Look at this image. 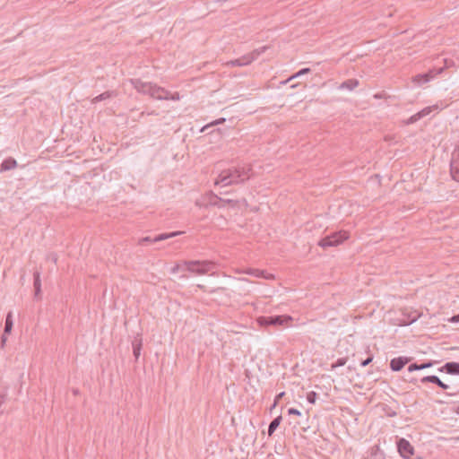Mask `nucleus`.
<instances>
[{"instance_id": "1", "label": "nucleus", "mask_w": 459, "mask_h": 459, "mask_svg": "<svg viewBox=\"0 0 459 459\" xmlns=\"http://www.w3.org/2000/svg\"><path fill=\"white\" fill-rule=\"evenodd\" d=\"M252 168L250 165L230 167L221 171L215 179V185L228 186L244 183L251 178Z\"/></svg>"}, {"instance_id": "2", "label": "nucleus", "mask_w": 459, "mask_h": 459, "mask_svg": "<svg viewBox=\"0 0 459 459\" xmlns=\"http://www.w3.org/2000/svg\"><path fill=\"white\" fill-rule=\"evenodd\" d=\"M183 265L186 266V269L196 275H204L212 272L216 268V264L212 261L208 260H190L184 261Z\"/></svg>"}, {"instance_id": "3", "label": "nucleus", "mask_w": 459, "mask_h": 459, "mask_svg": "<svg viewBox=\"0 0 459 459\" xmlns=\"http://www.w3.org/2000/svg\"><path fill=\"white\" fill-rule=\"evenodd\" d=\"M349 237L350 234L346 230L336 231L320 239L318 245L323 248L337 247L347 240Z\"/></svg>"}, {"instance_id": "4", "label": "nucleus", "mask_w": 459, "mask_h": 459, "mask_svg": "<svg viewBox=\"0 0 459 459\" xmlns=\"http://www.w3.org/2000/svg\"><path fill=\"white\" fill-rule=\"evenodd\" d=\"M291 321L292 318L290 316H260L257 318V323L260 326H279Z\"/></svg>"}, {"instance_id": "5", "label": "nucleus", "mask_w": 459, "mask_h": 459, "mask_svg": "<svg viewBox=\"0 0 459 459\" xmlns=\"http://www.w3.org/2000/svg\"><path fill=\"white\" fill-rule=\"evenodd\" d=\"M444 68L439 67L430 69L429 72L424 74H416L415 76L412 77V82L416 86H421L436 78L438 74H442Z\"/></svg>"}, {"instance_id": "6", "label": "nucleus", "mask_w": 459, "mask_h": 459, "mask_svg": "<svg viewBox=\"0 0 459 459\" xmlns=\"http://www.w3.org/2000/svg\"><path fill=\"white\" fill-rule=\"evenodd\" d=\"M421 384L433 383L437 386L441 387L443 390L452 389L451 392H448L446 394L449 396H455L459 394V386H450L449 385L444 383L440 380V378L437 376H427L420 379Z\"/></svg>"}, {"instance_id": "7", "label": "nucleus", "mask_w": 459, "mask_h": 459, "mask_svg": "<svg viewBox=\"0 0 459 459\" xmlns=\"http://www.w3.org/2000/svg\"><path fill=\"white\" fill-rule=\"evenodd\" d=\"M130 83L137 91V92L152 96V88L154 87L152 82H143L141 79H130Z\"/></svg>"}, {"instance_id": "8", "label": "nucleus", "mask_w": 459, "mask_h": 459, "mask_svg": "<svg viewBox=\"0 0 459 459\" xmlns=\"http://www.w3.org/2000/svg\"><path fill=\"white\" fill-rule=\"evenodd\" d=\"M397 449L402 457L409 459L414 454V447L405 438H400L397 441Z\"/></svg>"}, {"instance_id": "9", "label": "nucleus", "mask_w": 459, "mask_h": 459, "mask_svg": "<svg viewBox=\"0 0 459 459\" xmlns=\"http://www.w3.org/2000/svg\"><path fill=\"white\" fill-rule=\"evenodd\" d=\"M180 234H182L181 231H174V232H170V233L160 234L153 238L151 237H144V238H142L139 239L138 244L143 246L145 244L155 243V242H159L161 240H165V239L178 236Z\"/></svg>"}, {"instance_id": "10", "label": "nucleus", "mask_w": 459, "mask_h": 459, "mask_svg": "<svg viewBox=\"0 0 459 459\" xmlns=\"http://www.w3.org/2000/svg\"><path fill=\"white\" fill-rule=\"evenodd\" d=\"M441 108H442V107H439L437 104L429 106V107H426L423 109H421L420 111L417 112L416 114L412 115L411 117H410L408 118V120L406 121V124L407 125L413 124V123L419 121L420 119L423 118L424 117L429 115L432 111L438 110Z\"/></svg>"}, {"instance_id": "11", "label": "nucleus", "mask_w": 459, "mask_h": 459, "mask_svg": "<svg viewBox=\"0 0 459 459\" xmlns=\"http://www.w3.org/2000/svg\"><path fill=\"white\" fill-rule=\"evenodd\" d=\"M267 48H268L267 46H264V47L255 49L252 52L239 57L240 62L242 63L243 66L251 64L253 61H255V59H257V57L260 55H262L263 53H264Z\"/></svg>"}, {"instance_id": "12", "label": "nucleus", "mask_w": 459, "mask_h": 459, "mask_svg": "<svg viewBox=\"0 0 459 459\" xmlns=\"http://www.w3.org/2000/svg\"><path fill=\"white\" fill-rule=\"evenodd\" d=\"M450 175L455 181L459 182V152L451 160Z\"/></svg>"}, {"instance_id": "13", "label": "nucleus", "mask_w": 459, "mask_h": 459, "mask_svg": "<svg viewBox=\"0 0 459 459\" xmlns=\"http://www.w3.org/2000/svg\"><path fill=\"white\" fill-rule=\"evenodd\" d=\"M363 459H385V455L379 446L376 445L368 449Z\"/></svg>"}, {"instance_id": "14", "label": "nucleus", "mask_w": 459, "mask_h": 459, "mask_svg": "<svg viewBox=\"0 0 459 459\" xmlns=\"http://www.w3.org/2000/svg\"><path fill=\"white\" fill-rule=\"evenodd\" d=\"M243 273H245L247 274H249V275H253V276L257 277V278H264V279H266V280H273V279H274L273 274L269 273H267V272H265L264 270L248 268V269L243 271Z\"/></svg>"}, {"instance_id": "15", "label": "nucleus", "mask_w": 459, "mask_h": 459, "mask_svg": "<svg viewBox=\"0 0 459 459\" xmlns=\"http://www.w3.org/2000/svg\"><path fill=\"white\" fill-rule=\"evenodd\" d=\"M410 360L406 357L394 358L390 361V368L393 371H400Z\"/></svg>"}, {"instance_id": "16", "label": "nucleus", "mask_w": 459, "mask_h": 459, "mask_svg": "<svg viewBox=\"0 0 459 459\" xmlns=\"http://www.w3.org/2000/svg\"><path fill=\"white\" fill-rule=\"evenodd\" d=\"M168 91H169L165 88L160 87L155 83L154 87L152 88L151 98L160 100H168Z\"/></svg>"}, {"instance_id": "17", "label": "nucleus", "mask_w": 459, "mask_h": 459, "mask_svg": "<svg viewBox=\"0 0 459 459\" xmlns=\"http://www.w3.org/2000/svg\"><path fill=\"white\" fill-rule=\"evenodd\" d=\"M440 372H445L450 375L459 376V363L458 362H447L439 368Z\"/></svg>"}, {"instance_id": "18", "label": "nucleus", "mask_w": 459, "mask_h": 459, "mask_svg": "<svg viewBox=\"0 0 459 459\" xmlns=\"http://www.w3.org/2000/svg\"><path fill=\"white\" fill-rule=\"evenodd\" d=\"M403 318L399 319V323L398 325H409L411 324H412L413 322H415L417 320V318L419 317V315L417 314V312H413V313H410V314H405L403 312Z\"/></svg>"}, {"instance_id": "19", "label": "nucleus", "mask_w": 459, "mask_h": 459, "mask_svg": "<svg viewBox=\"0 0 459 459\" xmlns=\"http://www.w3.org/2000/svg\"><path fill=\"white\" fill-rule=\"evenodd\" d=\"M117 91H104L103 93L96 96L95 98H93L91 100V103L92 104H96V103H98L100 101L105 100L112 98V97H117Z\"/></svg>"}, {"instance_id": "20", "label": "nucleus", "mask_w": 459, "mask_h": 459, "mask_svg": "<svg viewBox=\"0 0 459 459\" xmlns=\"http://www.w3.org/2000/svg\"><path fill=\"white\" fill-rule=\"evenodd\" d=\"M17 167V161L13 158H8L3 160L0 165V171H6Z\"/></svg>"}, {"instance_id": "21", "label": "nucleus", "mask_w": 459, "mask_h": 459, "mask_svg": "<svg viewBox=\"0 0 459 459\" xmlns=\"http://www.w3.org/2000/svg\"><path fill=\"white\" fill-rule=\"evenodd\" d=\"M359 85V81L357 79H349L344 81L338 87L340 90H348L352 91Z\"/></svg>"}, {"instance_id": "22", "label": "nucleus", "mask_w": 459, "mask_h": 459, "mask_svg": "<svg viewBox=\"0 0 459 459\" xmlns=\"http://www.w3.org/2000/svg\"><path fill=\"white\" fill-rule=\"evenodd\" d=\"M33 286L35 290V297H39L41 292V282H40V273L39 271H35L33 273Z\"/></svg>"}, {"instance_id": "23", "label": "nucleus", "mask_w": 459, "mask_h": 459, "mask_svg": "<svg viewBox=\"0 0 459 459\" xmlns=\"http://www.w3.org/2000/svg\"><path fill=\"white\" fill-rule=\"evenodd\" d=\"M132 347H133V353L135 358V359H138L141 354L142 350V339L141 338H135L132 342Z\"/></svg>"}, {"instance_id": "24", "label": "nucleus", "mask_w": 459, "mask_h": 459, "mask_svg": "<svg viewBox=\"0 0 459 459\" xmlns=\"http://www.w3.org/2000/svg\"><path fill=\"white\" fill-rule=\"evenodd\" d=\"M281 416H277L276 418H274L271 423L269 424V427H268V435L271 437L273 435L274 431L277 429V428L280 426L281 422Z\"/></svg>"}, {"instance_id": "25", "label": "nucleus", "mask_w": 459, "mask_h": 459, "mask_svg": "<svg viewBox=\"0 0 459 459\" xmlns=\"http://www.w3.org/2000/svg\"><path fill=\"white\" fill-rule=\"evenodd\" d=\"M13 325V312L10 311L6 315L5 324H4V334H9L12 332Z\"/></svg>"}, {"instance_id": "26", "label": "nucleus", "mask_w": 459, "mask_h": 459, "mask_svg": "<svg viewBox=\"0 0 459 459\" xmlns=\"http://www.w3.org/2000/svg\"><path fill=\"white\" fill-rule=\"evenodd\" d=\"M215 198L217 199L218 202H212V204L220 208L224 207L226 204H231L234 206L237 204V201H234L231 199H221V198L218 197L217 195H215Z\"/></svg>"}, {"instance_id": "27", "label": "nucleus", "mask_w": 459, "mask_h": 459, "mask_svg": "<svg viewBox=\"0 0 459 459\" xmlns=\"http://www.w3.org/2000/svg\"><path fill=\"white\" fill-rule=\"evenodd\" d=\"M310 71H311L310 68H303V69L299 70L298 73H296L295 74H293L292 76H290L287 80V82L291 81L294 78L299 77L300 75L309 74Z\"/></svg>"}, {"instance_id": "28", "label": "nucleus", "mask_w": 459, "mask_h": 459, "mask_svg": "<svg viewBox=\"0 0 459 459\" xmlns=\"http://www.w3.org/2000/svg\"><path fill=\"white\" fill-rule=\"evenodd\" d=\"M317 397H318V394L314 391H310L307 394V402L310 403H313V404L316 403Z\"/></svg>"}, {"instance_id": "29", "label": "nucleus", "mask_w": 459, "mask_h": 459, "mask_svg": "<svg viewBox=\"0 0 459 459\" xmlns=\"http://www.w3.org/2000/svg\"><path fill=\"white\" fill-rule=\"evenodd\" d=\"M346 362H347V358H340L334 363H333L331 367L333 369L335 368L344 366L346 364Z\"/></svg>"}, {"instance_id": "30", "label": "nucleus", "mask_w": 459, "mask_h": 459, "mask_svg": "<svg viewBox=\"0 0 459 459\" xmlns=\"http://www.w3.org/2000/svg\"><path fill=\"white\" fill-rule=\"evenodd\" d=\"M226 66H243L242 63L240 62V59L239 58H237V59H234V60H230V61H228L226 64H225Z\"/></svg>"}, {"instance_id": "31", "label": "nucleus", "mask_w": 459, "mask_h": 459, "mask_svg": "<svg viewBox=\"0 0 459 459\" xmlns=\"http://www.w3.org/2000/svg\"><path fill=\"white\" fill-rule=\"evenodd\" d=\"M168 100H180V95L178 92H174V93H171L170 91H168Z\"/></svg>"}, {"instance_id": "32", "label": "nucleus", "mask_w": 459, "mask_h": 459, "mask_svg": "<svg viewBox=\"0 0 459 459\" xmlns=\"http://www.w3.org/2000/svg\"><path fill=\"white\" fill-rule=\"evenodd\" d=\"M284 394H285V393H284V392H281V393H280L279 394H277V395L275 396V399H274L273 404V406H272V408H271V409L274 408V407L277 405V403H279V401H280V400L284 396Z\"/></svg>"}, {"instance_id": "33", "label": "nucleus", "mask_w": 459, "mask_h": 459, "mask_svg": "<svg viewBox=\"0 0 459 459\" xmlns=\"http://www.w3.org/2000/svg\"><path fill=\"white\" fill-rule=\"evenodd\" d=\"M288 413L290 415H296V416H300L301 415V412L298 409H295V408H290L288 410Z\"/></svg>"}, {"instance_id": "34", "label": "nucleus", "mask_w": 459, "mask_h": 459, "mask_svg": "<svg viewBox=\"0 0 459 459\" xmlns=\"http://www.w3.org/2000/svg\"><path fill=\"white\" fill-rule=\"evenodd\" d=\"M181 267H182V264H177L176 265H174V266L170 269L171 273H178V272L181 270Z\"/></svg>"}, {"instance_id": "35", "label": "nucleus", "mask_w": 459, "mask_h": 459, "mask_svg": "<svg viewBox=\"0 0 459 459\" xmlns=\"http://www.w3.org/2000/svg\"><path fill=\"white\" fill-rule=\"evenodd\" d=\"M373 360V356H369L368 358H367L366 359L362 360L360 365L361 367H366L368 366L371 361Z\"/></svg>"}, {"instance_id": "36", "label": "nucleus", "mask_w": 459, "mask_h": 459, "mask_svg": "<svg viewBox=\"0 0 459 459\" xmlns=\"http://www.w3.org/2000/svg\"><path fill=\"white\" fill-rule=\"evenodd\" d=\"M432 365H433V363L430 362V361L429 362H425V363H422V364H419V370L430 368V367H432Z\"/></svg>"}, {"instance_id": "37", "label": "nucleus", "mask_w": 459, "mask_h": 459, "mask_svg": "<svg viewBox=\"0 0 459 459\" xmlns=\"http://www.w3.org/2000/svg\"><path fill=\"white\" fill-rule=\"evenodd\" d=\"M408 370L410 372H412V371H415V370H419V364L417 363H412L411 364L409 367H408Z\"/></svg>"}, {"instance_id": "38", "label": "nucleus", "mask_w": 459, "mask_h": 459, "mask_svg": "<svg viewBox=\"0 0 459 459\" xmlns=\"http://www.w3.org/2000/svg\"><path fill=\"white\" fill-rule=\"evenodd\" d=\"M6 341H7V338H6L5 334L4 333L1 336V348L2 349L4 347Z\"/></svg>"}, {"instance_id": "39", "label": "nucleus", "mask_w": 459, "mask_h": 459, "mask_svg": "<svg viewBox=\"0 0 459 459\" xmlns=\"http://www.w3.org/2000/svg\"><path fill=\"white\" fill-rule=\"evenodd\" d=\"M444 62H445V66H443L444 69L446 67L451 66L454 64V62L452 60H447V59H444Z\"/></svg>"}, {"instance_id": "40", "label": "nucleus", "mask_w": 459, "mask_h": 459, "mask_svg": "<svg viewBox=\"0 0 459 459\" xmlns=\"http://www.w3.org/2000/svg\"><path fill=\"white\" fill-rule=\"evenodd\" d=\"M48 259L52 260L55 264L57 262V256L56 254L49 255Z\"/></svg>"}, {"instance_id": "41", "label": "nucleus", "mask_w": 459, "mask_h": 459, "mask_svg": "<svg viewBox=\"0 0 459 459\" xmlns=\"http://www.w3.org/2000/svg\"><path fill=\"white\" fill-rule=\"evenodd\" d=\"M449 321H450V322H452V323H457V322H459V314H458V315H456V316H452V317L449 319Z\"/></svg>"}, {"instance_id": "42", "label": "nucleus", "mask_w": 459, "mask_h": 459, "mask_svg": "<svg viewBox=\"0 0 459 459\" xmlns=\"http://www.w3.org/2000/svg\"><path fill=\"white\" fill-rule=\"evenodd\" d=\"M148 115H157V113L155 111H152V112H149L147 113Z\"/></svg>"}, {"instance_id": "43", "label": "nucleus", "mask_w": 459, "mask_h": 459, "mask_svg": "<svg viewBox=\"0 0 459 459\" xmlns=\"http://www.w3.org/2000/svg\"><path fill=\"white\" fill-rule=\"evenodd\" d=\"M413 459H422V458L420 456H417V457H415Z\"/></svg>"}]
</instances>
